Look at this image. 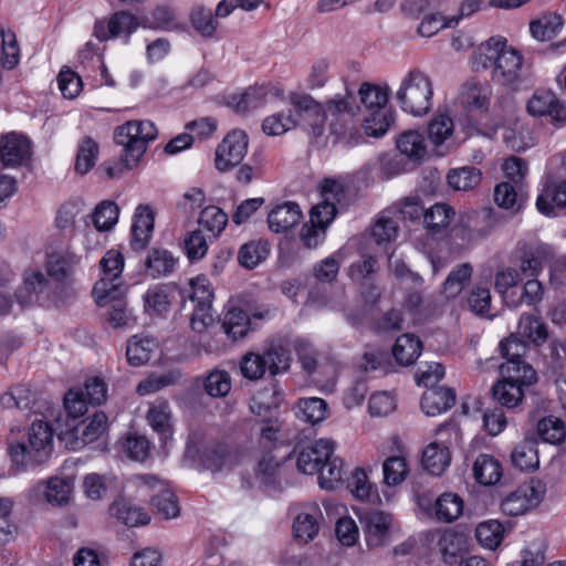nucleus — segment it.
<instances>
[{"label": "nucleus", "mask_w": 566, "mask_h": 566, "mask_svg": "<svg viewBox=\"0 0 566 566\" xmlns=\"http://www.w3.org/2000/svg\"><path fill=\"white\" fill-rule=\"evenodd\" d=\"M250 325L248 314L235 306L229 305L222 318L223 332L233 340L247 335Z\"/></svg>", "instance_id": "nucleus-37"}, {"label": "nucleus", "mask_w": 566, "mask_h": 566, "mask_svg": "<svg viewBox=\"0 0 566 566\" xmlns=\"http://www.w3.org/2000/svg\"><path fill=\"white\" fill-rule=\"evenodd\" d=\"M335 451V442L329 439H318L303 447L296 457L297 470L304 474L317 473L325 460Z\"/></svg>", "instance_id": "nucleus-14"}, {"label": "nucleus", "mask_w": 566, "mask_h": 566, "mask_svg": "<svg viewBox=\"0 0 566 566\" xmlns=\"http://www.w3.org/2000/svg\"><path fill=\"white\" fill-rule=\"evenodd\" d=\"M490 97L491 87L488 84L469 80L461 86L457 104L469 112L483 111L488 108Z\"/></svg>", "instance_id": "nucleus-20"}, {"label": "nucleus", "mask_w": 566, "mask_h": 566, "mask_svg": "<svg viewBox=\"0 0 566 566\" xmlns=\"http://www.w3.org/2000/svg\"><path fill=\"white\" fill-rule=\"evenodd\" d=\"M502 378L515 385L527 388L537 380L535 369L524 360H506L500 367Z\"/></svg>", "instance_id": "nucleus-28"}, {"label": "nucleus", "mask_w": 566, "mask_h": 566, "mask_svg": "<svg viewBox=\"0 0 566 566\" xmlns=\"http://www.w3.org/2000/svg\"><path fill=\"white\" fill-rule=\"evenodd\" d=\"M454 210L447 203L438 202L423 213L426 228L432 232H440L449 227L454 218Z\"/></svg>", "instance_id": "nucleus-42"}, {"label": "nucleus", "mask_w": 566, "mask_h": 566, "mask_svg": "<svg viewBox=\"0 0 566 566\" xmlns=\"http://www.w3.org/2000/svg\"><path fill=\"white\" fill-rule=\"evenodd\" d=\"M76 260L70 254H51L46 262L48 274L57 282H65L73 273Z\"/></svg>", "instance_id": "nucleus-57"}, {"label": "nucleus", "mask_w": 566, "mask_h": 566, "mask_svg": "<svg viewBox=\"0 0 566 566\" xmlns=\"http://www.w3.org/2000/svg\"><path fill=\"white\" fill-rule=\"evenodd\" d=\"M295 415L298 419L316 424L322 422L327 415V403L317 397L302 398L295 407Z\"/></svg>", "instance_id": "nucleus-41"}, {"label": "nucleus", "mask_w": 566, "mask_h": 566, "mask_svg": "<svg viewBox=\"0 0 566 566\" xmlns=\"http://www.w3.org/2000/svg\"><path fill=\"white\" fill-rule=\"evenodd\" d=\"M543 493L539 482H525L503 499L501 510L510 516L523 515L541 503Z\"/></svg>", "instance_id": "nucleus-9"}, {"label": "nucleus", "mask_w": 566, "mask_h": 566, "mask_svg": "<svg viewBox=\"0 0 566 566\" xmlns=\"http://www.w3.org/2000/svg\"><path fill=\"white\" fill-rule=\"evenodd\" d=\"M357 516L369 547L385 545L389 537L392 517L389 513L378 510H359Z\"/></svg>", "instance_id": "nucleus-11"}, {"label": "nucleus", "mask_w": 566, "mask_h": 566, "mask_svg": "<svg viewBox=\"0 0 566 566\" xmlns=\"http://www.w3.org/2000/svg\"><path fill=\"white\" fill-rule=\"evenodd\" d=\"M522 66L521 53L506 44L491 71V78L501 86L516 87L521 82Z\"/></svg>", "instance_id": "nucleus-12"}, {"label": "nucleus", "mask_w": 566, "mask_h": 566, "mask_svg": "<svg viewBox=\"0 0 566 566\" xmlns=\"http://www.w3.org/2000/svg\"><path fill=\"white\" fill-rule=\"evenodd\" d=\"M227 223L228 214L216 206L203 208L199 217V224L213 237L219 235Z\"/></svg>", "instance_id": "nucleus-59"}, {"label": "nucleus", "mask_w": 566, "mask_h": 566, "mask_svg": "<svg viewBox=\"0 0 566 566\" xmlns=\"http://www.w3.org/2000/svg\"><path fill=\"white\" fill-rule=\"evenodd\" d=\"M447 11H449V9L434 13H428L426 11L418 27V33L421 36H432L444 28H451L452 23Z\"/></svg>", "instance_id": "nucleus-61"}, {"label": "nucleus", "mask_w": 566, "mask_h": 566, "mask_svg": "<svg viewBox=\"0 0 566 566\" xmlns=\"http://www.w3.org/2000/svg\"><path fill=\"white\" fill-rule=\"evenodd\" d=\"M20 61V49L15 34L0 27V62L7 70H13Z\"/></svg>", "instance_id": "nucleus-48"}, {"label": "nucleus", "mask_w": 566, "mask_h": 566, "mask_svg": "<svg viewBox=\"0 0 566 566\" xmlns=\"http://www.w3.org/2000/svg\"><path fill=\"white\" fill-rule=\"evenodd\" d=\"M137 480L140 488L157 491L151 497V505L157 514L166 520L175 518L179 515L180 509L177 497L165 481L159 480L155 475H139Z\"/></svg>", "instance_id": "nucleus-10"}, {"label": "nucleus", "mask_w": 566, "mask_h": 566, "mask_svg": "<svg viewBox=\"0 0 566 566\" xmlns=\"http://www.w3.org/2000/svg\"><path fill=\"white\" fill-rule=\"evenodd\" d=\"M395 97L403 113L422 117L431 111L433 105V82L421 70H410L402 77Z\"/></svg>", "instance_id": "nucleus-1"}, {"label": "nucleus", "mask_w": 566, "mask_h": 566, "mask_svg": "<svg viewBox=\"0 0 566 566\" xmlns=\"http://www.w3.org/2000/svg\"><path fill=\"white\" fill-rule=\"evenodd\" d=\"M296 108H289L265 117L262 122V130L269 136H280L293 129L298 124Z\"/></svg>", "instance_id": "nucleus-36"}, {"label": "nucleus", "mask_w": 566, "mask_h": 566, "mask_svg": "<svg viewBox=\"0 0 566 566\" xmlns=\"http://www.w3.org/2000/svg\"><path fill=\"white\" fill-rule=\"evenodd\" d=\"M343 460L334 454L325 460L318 470V484L322 489L334 490L343 480Z\"/></svg>", "instance_id": "nucleus-50"}, {"label": "nucleus", "mask_w": 566, "mask_h": 566, "mask_svg": "<svg viewBox=\"0 0 566 566\" xmlns=\"http://www.w3.org/2000/svg\"><path fill=\"white\" fill-rule=\"evenodd\" d=\"M291 105L298 113V123L303 122L304 129L314 138H319L325 133L326 113L322 104L306 94L292 93Z\"/></svg>", "instance_id": "nucleus-7"}, {"label": "nucleus", "mask_w": 566, "mask_h": 566, "mask_svg": "<svg viewBox=\"0 0 566 566\" xmlns=\"http://www.w3.org/2000/svg\"><path fill=\"white\" fill-rule=\"evenodd\" d=\"M111 511L119 521L130 527L147 524L150 520L144 509L136 506L126 500L115 502L111 506Z\"/></svg>", "instance_id": "nucleus-44"}, {"label": "nucleus", "mask_w": 566, "mask_h": 566, "mask_svg": "<svg viewBox=\"0 0 566 566\" xmlns=\"http://www.w3.org/2000/svg\"><path fill=\"white\" fill-rule=\"evenodd\" d=\"M146 420L150 428L166 442L172 432V412L169 402L165 399H156L149 403Z\"/></svg>", "instance_id": "nucleus-22"}, {"label": "nucleus", "mask_w": 566, "mask_h": 566, "mask_svg": "<svg viewBox=\"0 0 566 566\" xmlns=\"http://www.w3.org/2000/svg\"><path fill=\"white\" fill-rule=\"evenodd\" d=\"M263 357L266 361V369L270 370L272 375H277L280 373L286 371L290 367L291 358L287 349H285L281 345H274L269 347Z\"/></svg>", "instance_id": "nucleus-64"}, {"label": "nucleus", "mask_w": 566, "mask_h": 566, "mask_svg": "<svg viewBox=\"0 0 566 566\" xmlns=\"http://www.w3.org/2000/svg\"><path fill=\"white\" fill-rule=\"evenodd\" d=\"M102 276L93 287V296L97 305L106 304L107 295H124L122 282L124 258L116 250L107 251L101 262Z\"/></svg>", "instance_id": "nucleus-5"}, {"label": "nucleus", "mask_w": 566, "mask_h": 566, "mask_svg": "<svg viewBox=\"0 0 566 566\" xmlns=\"http://www.w3.org/2000/svg\"><path fill=\"white\" fill-rule=\"evenodd\" d=\"M139 24L136 17L119 11L114 13L107 23L104 20H97L94 25V36L99 41H106L124 33L130 34Z\"/></svg>", "instance_id": "nucleus-17"}, {"label": "nucleus", "mask_w": 566, "mask_h": 566, "mask_svg": "<svg viewBox=\"0 0 566 566\" xmlns=\"http://www.w3.org/2000/svg\"><path fill=\"white\" fill-rule=\"evenodd\" d=\"M537 433L544 442L551 444L562 443L566 431L563 421L554 417H547L539 420Z\"/></svg>", "instance_id": "nucleus-60"}, {"label": "nucleus", "mask_w": 566, "mask_h": 566, "mask_svg": "<svg viewBox=\"0 0 566 566\" xmlns=\"http://www.w3.org/2000/svg\"><path fill=\"white\" fill-rule=\"evenodd\" d=\"M155 224V212L148 205L137 206L132 224L130 245L133 250H144L150 242Z\"/></svg>", "instance_id": "nucleus-16"}, {"label": "nucleus", "mask_w": 566, "mask_h": 566, "mask_svg": "<svg viewBox=\"0 0 566 566\" xmlns=\"http://www.w3.org/2000/svg\"><path fill=\"white\" fill-rule=\"evenodd\" d=\"M409 465L403 455H392L382 463L384 483L387 486H397L405 482L409 474Z\"/></svg>", "instance_id": "nucleus-49"}, {"label": "nucleus", "mask_w": 566, "mask_h": 566, "mask_svg": "<svg viewBox=\"0 0 566 566\" xmlns=\"http://www.w3.org/2000/svg\"><path fill=\"white\" fill-rule=\"evenodd\" d=\"M124 295H107L106 304L101 305L106 308L105 319L113 328L127 326L132 321V314L123 300Z\"/></svg>", "instance_id": "nucleus-43"}, {"label": "nucleus", "mask_w": 566, "mask_h": 566, "mask_svg": "<svg viewBox=\"0 0 566 566\" xmlns=\"http://www.w3.org/2000/svg\"><path fill=\"white\" fill-rule=\"evenodd\" d=\"M478 542L488 549H495L504 537V527L497 520L480 523L475 528Z\"/></svg>", "instance_id": "nucleus-51"}, {"label": "nucleus", "mask_w": 566, "mask_h": 566, "mask_svg": "<svg viewBox=\"0 0 566 566\" xmlns=\"http://www.w3.org/2000/svg\"><path fill=\"white\" fill-rule=\"evenodd\" d=\"M506 44L507 40L501 35L491 36L481 42L470 57L472 70L475 72L492 71Z\"/></svg>", "instance_id": "nucleus-18"}, {"label": "nucleus", "mask_w": 566, "mask_h": 566, "mask_svg": "<svg viewBox=\"0 0 566 566\" xmlns=\"http://www.w3.org/2000/svg\"><path fill=\"white\" fill-rule=\"evenodd\" d=\"M527 113L533 117L547 116L558 126L566 125V106L549 90H537L526 104Z\"/></svg>", "instance_id": "nucleus-13"}, {"label": "nucleus", "mask_w": 566, "mask_h": 566, "mask_svg": "<svg viewBox=\"0 0 566 566\" xmlns=\"http://www.w3.org/2000/svg\"><path fill=\"white\" fill-rule=\"evenodd\" d=\"M321 515L317 507L298 513L293 523L295 538L305 544L312 541L318 534Z\"/></svg>", "instance_id": "nucleus-34"}, {"label": "nucleus", "mask_w": 566, "mask_h": 566, "mask_svg": "<svg viewBox=\"0 0 566 566\" xmlns=\"http://www.w3.org/2000/svg\"><path fill=\"white\" fill-rule=\"evenodd\" d=\"M49 289V280L43 272L27 270L23 274V285L17 292V301L22 307L40 302L41 295Z\"/></svg>", "instance_id": "nucleus-21"}, {"label": "nucleus", "mask_w": 566, "mask_h": 566, "mask_svg": "<svg viewBox=\"0 0 566 566\" xmlns=\"http://www.w3.org/2000/svg\"><path fill=\"white\" fill-rule=\"evenodd\" d=\"M536 207L545 216H555V208L566 209V181L547 185L536 199Z\"/></svg>", "instance_id": "nucleus-30"}, {"label": "nucleus", "mask_w": 566, "mask_h": 566, "mask_svg": "<svg viewBox=\"0 0 566 566\" xmlns=\"http://www.w3.org/2000/svg\"><path fill=\"white\" fill-rule=\"evenodd\" d=\"M517 335L535 346H542L548 338V331L539 316L523 314L518 319Z\"/></svg>", "instance_id": "nucleus-32"}, {"label": "nucleus", "mask_w": 566, "mask_h": 566, "mask_svg": "<svg viewBox=\"0 0 566 566\" xmlns=\"http://www.w3.org/2000/svg\"><path fill=\"white\" fill-rule=\"evenodd\" d=\"M180 296L182 307L191 311V328L198 333L205 332L213 323V292L209 280L205 275L190 279L180 290Z\"/></svg>", "instance_id": "nucleus-3"}, {"label": "nucleus", "mask_w": 566, "mask_h": 566, "mask_svg": "<svg viewBox=\"0 0 566 566\" xmlns=\"http://www.w3.org/2000/svg\"><path fill=\"white\" fill-rule=\"evenodd\" d=\"M472 471L475 481L484 486L496 484L503 474L501 463L490 454H480L473 463Z\"/></svg>", "instance_id": "nucleus-27"}, {"label": "nucleus", "mask_w": 566, "mask_h": 566, "mask_svg": "<svg viewBox=\"0 0 566 566\" xmlns=\"http://www.w3.org/2000/svg\"><path fill=\"white\" fill-rule=\"evenodd\" d=\"M301 218L302 211L297 203L284 202L270 211L268 224L271 231L282 233L295 227Z\"/></svg>", "instance_id": "nucleus-24"}, {"label": "nucleus", "mask_w": 566, "mask_h": 566, "mask_svg": "<svg viewBox=\"0 0 566 566\" xmlns=\"http://www.w3.org/2000/svg\"><path fill=\"white\" fill-rule=\"evenodd\" d=\"M97 156V143L91 137L83 138L77 147L75 171L80 175L87 174L95 166Z\"/></svg>", "instance_id": "nucleus-55"}, {"label": "nucleus", "mask_w": 566, "mask_h": 566, "mask_svg": "<svg viewBox=\"0 0 566 566\" xmlns=\"http://www.w3.org/2000/svg\"><path fill=\"white\" fill-rule=\"evenodd\" d=\"M472 274L473 268L470 263H462L458 265L444 280L442 294L449 300L457 297L470 283Z\"/></svg>", "instance_id": "nucleus-38"}, {"label": "nucleus", "mask_w": 566, "mask_h": 566, "mask_svg": "<svg viewBox=\"0 0 566 566\" xmlns=\"http://www.w3.org/2000/svg\"><path fill=\"white\" fill-rule=\"evenodd\" d=\"M511 460L513 465L521 471L537 469L539 464L537 442L534 439L525 438L513 449Z\"/></svg>", "instance_id": "nucleus-33"}, {"label": "nucleus", "mask_w": 566, "mask_h": 566, "mask_svg": "<svg viewBox=\"0 0 566 566\" xmlns=\"http://www.w3.org/2000/svg\"><path fill=\"white\" fill-rule=\"evenodd\" d=\"M464 509V502L460 495L452 492H444L434 502L433 511L438 521L451 523L458 520Z\"/></svg>", "instance_id": "nucleus-31"}, {"label": "nucleus", "mask_w": 566, "mask_h": 566, "mask_svg": "<svg viewBox=\"0 0 566 566\" xmlns=\"http://www.w3.org/2000/svg\"><path fill=\"white\" fill-rule=\"evenodd\" d=\"M525 388L505 379H501L493 386V396L502 405L507 408L518 406L524 397Z\"/></svg>", "instance_id": "nucleus-54"}, {"label": "nucleus", "mask_w": 566, "mask_h": 566, "mask_svg": "<svg viewBox=\"0 0 566 566\" xmlns=\"http://www.w3.org/2000/svg\"><path fill=\"white\" fill-rule=\"evenodd\" d=\"M427 132L429 140L436 147L442 146L452 137L454 132V124L448 109L439 108L433 114L430 122L428 123Z\"/></svg>", "instance_id": "nucleus-26"}, {"label": "nucleus", "mask_w": 566, "mask_h": 566, "mask_svg": "<svg viewBox=\"0 0 566 566\" xmlns=\"http://www.w3.org/2000/svg\"><path fill=\"white\" fill-rule=\"evenodd\" d=\"M563 18L556 13H548L530 23L532 36L538 41L553 39L563 27Z\"/></svg>", "instance_id": "nucleus-47"}, {"label": "nucleus", "mask_w": 566, "mask_h": 566, "mask_svg": "<svg viewBox=\"0 0 566 566\" xmlns=\"http://www.w3.org/2000/svg\"><path fill=\"white\" fill-rule=\"evenodd\" d=\"M438 436L447 434V439H439L429 443L422 452V465L432 475H441L451 463L449 444L450 437H458V430L452 424H441L437 428Z\"/></svg>", "instance_id": "nucleus-6"}, {"label": "nucleus", "mask_w": 566, "mask_h": 566, "mask_svg": "<svg viewBox=\"0 0 566 566\" xmlns=\"http://www.w3.org/2000/svg\"><path fill=\"white\" fill-rule=\"evenodd\" d=\"M119 209L114 201L104 200L99 202L93 212V223L97 231H108L118 221Z\"/></svg>", "instance_id": "nucleus-56"}, {"label": "nucleus", "mask_w": 566, "mask_h": 566, "mask_svg": "<svg viewBox=\"0 0 566 566\" xmlns=\"http://www.w3.org/2000/svg\"><path fill=\"white\" fill-rule=\"evenodd\" d=\"M422 346L418 338L411 334L399 336L392 347V355L397 363L403 366L413 364L421 353Z\"/></svg>", "instance_id": "nucleus-40"}, {"label": "nucleus", "mask_w": 566, "mask_h": 566, "mask_svg": "<svg viewBox=\"0 0 566 566\" xmlns=\"http://www.w3.org/2000/svg\"><path fill=\"white\" fill-rule=\"evenodd\" d=\"M157 135V128L150 120H129L115 129L114 139L124 148V163L127 168L136 166Z\"/></svg>", "instance_id": "nucleus-4"}, {"label": "nucleus", "mask_w": 566, "mask_h": 566, "mask_svg": "<svg viewBox=\"0 0 566 566\" xmlns=\"http://www.w3.org/2000/svg\"><path fill=\"white\" fill-rule=\"evenodd\" d=\"M347 488L350 493L358 500L367 502L375 493L374 485L369 482L367 473L356 468L348 480Z\"/></svg>", "instance_id": "nucleus-62"}, {"label": "nucleus", "mask_w": 566, "mask_h": 566, "mask_svg": "<svg viewBox=\"0 0 566 566\" xmlns=\"http://www.w3.org/2000/svg\"><path fill=\"white\" fill-rule=\"evenodd\" d=\"M190 23L193 30L205 39L214 38L219 27L213 12L203 7H198L191 12Z\"/></svg>", "instance_id": "nucleus-52"}, {"label": "nucleus", "mask_w": 566, "mask_h": 566, "mask_svg": "<svg viewBox=\"0 0 566 566\" xmlns=\"http://www.w3.org/2000/svg\"><path fill=\"white\" fill-rule=\"evenodd\" d=\"M30 156V144L27 138L15 133L0 137V163L4 167L21 165Z\"/></svg>", "instance_id": "nucleus-19"}, {"label": "nucleus", "mask_w": 566, "mask_h": 566, "mask_svg": "<svg viewBox=\"0 0 566 566\" xmlns=\"http://www.w3.org/2000/svg\"><path fill=\"white\" fill-rule=\"evenodd\" d=\"M390 126V118L388 112L384 108H377L365 117L363 128L366 135L379 138L386 134Z\"/></svg>", "instance_id": "nucleus-63"}, {"label": "nucleus", "mask_w": 566, "mask_h": 566, "mask_svg": "<svg viewBox=\"0 0 566 566\" xmlns=\"http://www.w3.org/2000/svg\"><path fill=\"white\" fill-rule=\"evenodd\" d=\"M270 252V244L265 240H252L244 243L238 253V262L245 269L252 270L263 262Z\"/></svg>", "instance_id": "nucleus-39"}, {"label": "nucleus", "mask_w": 566, "mask_h": 566, "mask_svg": "<svg viewBox=\"0 0 566 566\" xmlns=\"http://www.w3.org/2000/svg\"><path fill=\"white\" fill-rule=\"evenodd\" d=\"M175 265L172 254L159 248L151 249L145 260V271L153 279L167 276L174 271Z\"/></svg>", "instance_id": "nucleus-35"}, {"label": "nucleus", "mask_w": 566, "mask_h": 566, "mask_svg": "<svg viewBox=\"0 0 566 566\" xmlns=\"http://www.w3.org/2000/svg\"><path fill=\"white\" fill-rule=\"evenodd\" d=\"M546 543L543 537L538 536L526 543L521 551V559L512 566H543L545 563Z\"/></svg>", "instance_id": "nucleus-58"}, {"label": "nucleus", "mask_w": 566, "mask_h": 566, "mask_svg": "<svg viewBox=\"0 0 566 566\" xmlns=\"http://www.w3.org/2000/svg\"><path fill=\"white\" fill-rule=\"evenodd\" d=\"M360 103L368 112L384 109L389 97V87L365 82L358 90Z\"/></svg>", "instance_id": "nucleus-45"}, {"label": "nucleus", "mask_w": 566, "mask_h": 566, "mask_svg": "<svg viewBox=\"0 0 566 566\" xmlns=\"http://www.w3.org/2000/svg\"><path fill=\"white\" fill-rule=\"evenodd\" d=\"M52 439L51 426L43 420L34 421L28 431V444L24 442L8 443L13 464L19 469L40 464L50 457Z\"/></svg>", "instance_id": "nucleus-2"}, {"label": "nucleus", "mask_w": 566, "mask_h": 566, "mask_svg": "<svg viewBox=\"0 0 566 566\" xmlns=\"http://www.w3.org/2000/svg\"><path fill=\"white\" fill-rule=\"evenodd\" d=\"M249 138L245 132H230L216 149L214 165L219 171H228L238 166L247 155Z\"/></svg>", "instance_id": "nucleus-8"}, {"label": "nucleus", "mask_w": 566, "mask_h": 566, "mask_svg": "<svg viewBox=\"0 0 566 566\" xmlns=\"http://www.w3.org/2000/svg\"><path fill=\"white\" fill-rule=\"evenodd\" d=\"M397 148L411 159H422L427 153L423 135L418 130H407L397 138Z\"/></svg>", "instance_id": "nucleus-46"}, {"label": "nucleus", "mask_w": 566, "mask_h": 566, "mask_svg": "<svg viewBox=\"0 0 566 566\" xmlns=\"http://www.w3.org/2000/svg\"><path fill=\"white\" fill-rule=\"evenodd\" d=\"M437 546L443 560L451 563L458 556L468 553L471 543L469 536L464 533L448 528L439 534Z\"/></svg>", "instance_id": "nucleus-23"}, {"label": "nucleus", "mask_w": 566, "mask_h": 566, "mask_svg": "<svg viewBox=\"0 0 566 566\" xmlns=\"http://www.w3.org/2000/svg\"><path fill=\"white\" fill-rule=\"evenodd\" d=\"M157 346V340L149 335H134L126 347L128 363L136 367L146 364Z\"/></svg>", "instance_id": "nucleus-29"}, {"label": "nucleus", "mask_w": 566, "mask_h": 566, "mask_svg": "<svg viewBox=\"0 0 566 566\" xmlns=\"http://www.w3.org/2000/svg\"><path fill=\"white\" fill-rule=\"evenodd\" d=\"M271 95L272 87L269 85H255L228 96L226 104L238 114H247L265 105Z\"/></svg>", "instance_id": "nucleus-15"}, {"label": "nucleus", "mask_w": 566, "mask_h": 566, "mask_svg": "<svg viewBox=\"0 0 566 566\" xmlns=\"http://www.w3.org/2000/svg\"><path fill=\"white\" fill-rule=\"evenodd\" d=\"M455 402V394L451 388L438 387L428 389L421 398V409L430 417L449 410Z\"/></svg>", "instance_id": "nucleus-25"}, {"label": "nucleus", "mask_w": 566, "mask_h": 566, "mask_svg": "<svg viewBox=\"0 0 566 566\" xmlns=\"http://www.w3.org/2000/svg\"><path fill=\"white\" fill-rule=\"evenodd\" d=\"M448 184L454 190L469 191L481 181V171L475 167H461L449 171Z\"/></svg>", "instance_id": "nucleus-53"}]
</instances>
